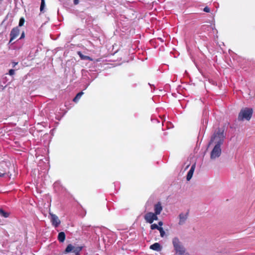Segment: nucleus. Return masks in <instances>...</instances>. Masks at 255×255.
Returning <instances> with one entry per match:
<instances>
[{"label": "nucleus", "mask_w": 255, "mask_h": 255, "mask_svg": "<svg viewBox=\"0 0 255 255\" xmlns=\"http://www.w3.org/2000/svg\"><path fill=\"white\" fill-rule=\"evenodd\" d=\"M224 140V135L222 131L218 130L215 132L209 143V145H214V147L210 153L211 159L214 160L221 155L222 152L221 145L223 143Z\"/></svg>", "instance_id": "f257e3e1"}, {"label": "nucleus", "mask_w": 255, "mask_h": 255, "mask_svg": "<svg viewBox=\"0 0 255 255\" xmlns=\"http://www.w3.org/2000/svg\"><path fill=\"white\" fill-rule=\"evenodd\" d=\"M172 244L177 254L179 255H189L177 238H174L172 239Z\"/></svg>", "instance_id": "f03ea898"}, {"label": "nucleus", "mask_w": 255, "mask_h": 255, "mask_svg": "<svg viewBox=\"0 0 255 255\" xmlns=\"http://www.w3.org/2000/svg\"><path fill=\"white\" fill-rule=\"evenodd\" d=\"M252 109L247 108L243 109L239 114L238 120L239 121H249L252 116Z\"/></svg>", "instance_id": "7ed1b4c3"}, {"label": "nucleus", "mask_w": 255, "mask_h": 255, "mask_svg": "<svg viewBox=\"0 0 255 255\" xmlns=\"http://www.w3.org/2000/svg\"><path fill=\"white\" fill-rule=\"evenodd\" d=\"M82 249V247L74 246L71 244H69L67 246L65 250V253H68L70 252H73L75 254V255H80L79 253L81 251Z\"/></svg>", "instance_id": "20e7f679"}, {"label": "nucleus", "mask_w": 255, "mask_h": 255, "mask_svg": "<svg viewBox=\"0 0 255 255\" xmlns=\"http://www.w3.org/2000/svg\"><path fill=\"white\" fill-rule=\"evenodd\" d=\"M144 218L147 223L152 224L154 221L158 220L157 215L155 213L149 212L145 214Z\"/></svg>", "instance_id": "39448f33"}, {"label": "nucleus", "mask_w": 255, "mask_h": 255, "mask_svg": "<svg viewBox=\"0 0 255 255\" xmlns=\"http://www.w3.org/2000/svg\"><path fill=\"white\" fill-rule=\"evenodd\" d=\"M189 216V213L187 212H182L180 213L178 216L179 222L178 224L180 226L183 225L185 224L186 220H187Z\"/></svg>", "instance_id": "423d86ee"}, {"label": "nucleus", "mask_w": 255, "mask_h": 255, "mask_svg": "<svg viewBox=\"0 0 255 255\" xmlns=\"http://www.w3.org/2000/svg\"><path fill=\"white\" fill-rule=\"evenodd\" d=\"M19 32L20 30L17 26L12 29L10 33V38L9 42V43H11L12 41L18 36L19 34Z\"/></svg>", "instance_id": "0eeeda50"}, {"label": "nucleus", "mask_w": 255, "mask_h": 255, "mask_svg": "<svg viewBox=\"0 0 255 255\" xmlns=\"http://www.w3.org/2000/svg\"><path fill=\"white\" fill-rule=\"evenodd\" d=\"M51 216V221L52 222V224L55 226L57 227L60 224V221L57 216L55 215L50 214Z\"/></svg>", "instance_id": "6e6552de"}, {"label": "nucleus", "mask_w": 255, "mask_h": 255, "mask_svg": "<svg viewBox=\"0 0 255 255\" xmlns=\"http://www.w3.org/2000/svg\"><path fill=\"white\" fill-rule=\"evenodd\" d=\"M7 165L4 162L0 163V177H3L6 174Z\"/></svg>", "instance_id": "1a4fd4ad"}, {"label": "nucleus", "mask_w": 255, "mask_h": 255, "mask_svg": "<svg viewBox=\"0 0 255 255\" xmlns=\"http://www.w3.org/2000/svg\"><path fill=\"white\" fill-rule=\"evenodd\" d=\"M154 213L156 215H159L162 211V207L160 202L157 203L154 206Z\"/></svg>", "instance_id": "9d476101"}, {"label": "nucleus", "mask_w": 255, "mask_h": 255, "mask_svg": "<svg viewBox=\"0 0 255 255\" xmlns=\"http://www.w3.org/2000/svg\"><path fill=\"white\" fill-rule=\"evenodd\" d=\"M195 167H196V163H195L192 165L190 170L188 171V172L187 173V177H186L187 181H189L192 177L193 173H194L195 169Z\"/></svg>", "instance_id": "9b49d317"}, {"label": "nucleus", "mask_w": 255, "mask_h": 255, "mask_svg": "<svg viewBox=\"0 0 255 255\" xmlns=\"http://www.w3.org/2000/svg\"><path fill=\"white\" fill-rule=\"evenodd\" d=\"M150 249L156 251H160L162 247L159 243H155L150 246Z\"/></svg>", "instance_id": "f8f14e48"}, {"label": "nucleus", "mask_w": 255, "mask_h": 255, "mask_svg": "<svg viewBox=\"0 0 255 255\" xmlns=\"http://www.w3.org/2000/svg\"><path fill=\"white\" fill-rule=\"evenodd\" d=\"M78 54L80 57L81 59L82 60H89L90 61H92L93 59L88 56L84 55L81 52H78Z\"/></svg>", "instance_id": "ddd939ff"}, {"label": "nucleus", "mask_w": 255, "mask_h": 255, "mask_svg": "<svg viewBox=\"0 0 255 255\" xmlns=\"http://www.w3.org/2000/svg\"><path fill=\"white\" fill-rule=\"evenodd\" d=\"M58 239L61 242H63L65 239V235L64 232H60L58 234Z\"/></svg>", "instance_id": "4468645a"}, {"label": "nucleus", "mask_w": 255, "mask_h": 255, "mask_svg": "<svg viewBox=\"0 0 255 255\" xmlns=\"http://www.w3.org/2000/svg\"><path fill=\"white\" fill-rule=\"evenodd\" d=\"M9 213L4 211L2 209H0V216L4 218H7L9 216Z\"/></svg>", "instance_id": "2eb2a0df"}, {"label": "nucleus", "mask_w": 255, "mask_h": 255, "mask_svg": "<svg viewBox=\"0 0 255 255\" xmlns=\"http://www.w3.org/2000/svg\"><path fill=\"white\" fill-rule=\"evenodd\" d=\"M83 94V92H81L79 93L76 95V96L74 98V99H73V101L75 102H77L80 99V98H81V97L82 96V95Z\"/></svg>", "instance_id": "dca6fc26"}, {"label": "nucleus", "mask_w": 255, "mask_h": 255, "mask_svg": "<svg viewBox=\"0 0 255 255\" xmlns=\"http://www.w3.org/2000/svg\"><path fill=\"white\" fill-rule=\"evenodd\" d=\"M158 230L160 232V236L161 237H163L165 235V231H164L162 227H161L159 229H158Z\"/></svg>", "instance_id": "f3484780"}, {"label": "nucleus", "mask_w": 255, "mask_h": 255, "mask_svg": "<svg viewBox=\"0 0 255 255\" xmlns=\"http://www.w3.org/2000/svg\"><path fill=\"white\" fill-rule=\"evenodd\" d=\"M25 22V19L23 17H21L19 19L18 26H22L23 25L24 23Z\"/></svg>", "instance_id": "a211bd4d"}, {"label": "nucleus", "mask_w": 255, "mask_h": 255, "mask_svg": "<svg viewBox=\"0 0 255 255\" xmlns=\"http://www.w3.org/2000/svg\"><path fill=\"white\" fill-rule=\"evenodd\" d=\"M161 228L160 227H159L157 225L155 224H152L150 226V228L151 230H154V229H157L158 230V229Z\"/></svg>", "instance_id": "6ab92c4d"}, {"label": "nucleus", "mask_w": 255, "mask_h": 255, "mask_svg": "<svg viewBox=\"0 0 255 255\" xmlns=\"http://www.w3.org/2000/svg\"><path fill=\"white\" fill-rule=\"evenodd\" d=\"M44 7H45V1H44V0H41V5H40V10L41 11H42Z\"/></svg>", "instance_id": "aec40b11"}, {"label": "nucleus", "mask_w": 255, "mask_h": 255, "mask_svg": "<svg viewBox=\"0 0 255 255\" xmlns=\"http://www.w3.org/2000/svg\"><path fill=\"white\" fill-rule=\"evenodd\" d=\"M15 73V70H13V69H10L9 70V74L10 75V76H12Z\"/></svg>", "instance_id": "412c9836"}, {"label": "nucleus", "mask_w": 255, "mask_h": 255, "mask_svg": "<svg viewBox=\"0 0 255 255\" xmlns=\"http://www.w3.org/2000/svg\"><path fill=\"white\" fill-rule=\"evenodd\" d=\"M204 11L206 12H209L210 10V8L206 6L204 8Z\"/></svg>", "instance_id": "4be33fe9"}, {"label": "nucleus", "mask_w": 255, "mask_h": 255, "mask_svg": "<svg viewBox=\"0 0 255 255\" xmlns=\"http://www.w3.org/2000/svg\"><path fill=\"white\" fill-rule=\"evenodd\" d=\"M17 64H18L17 62H12V67H14Z\"/></svg>", "instance_id": "5701e85b"}, {"label": "nucleus", "mask_w": 255, "mask_h": 255, "mask_svg": "<svg viewBox=\"0 0 255 255\" xmlns=\"http://www.w3.org/2000/svg\"><path fill=\"white\" fill-rule=\"evenodd\" d=\"M24 37V32H22V33H21V36H20L19 39H21L23 38Z\"/></svg>", "instance_id": "b1692460"}, {"label": "nucleus", "mask_w": 255, "mask_h": 255, "mask_svg": "<svg viewBox=\"0 0 255 255\" xmlns=\"http://www.w3.org/2000/svg\"><path fill=\"white\" fill-rule=\"evenodd\" d=\"M158 225L161 226L163 225V222L162 221H160L158 222Z\"/></svg>", "instance_id": "393cba45"}]
</instances>
